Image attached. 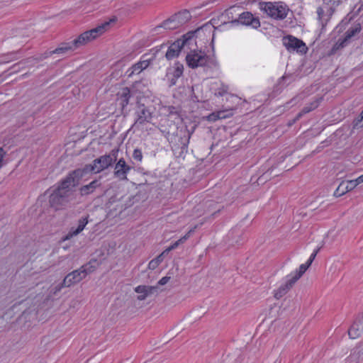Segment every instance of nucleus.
<instances>
[{"instance_id":"1","label":"nucleus","mask_w":363,"mask_h":363,"mask_svg":"<svg viewBox=\"0 0 363 363\" xmlns=\"http://www.w3.org/2000/svg\"><path fill=\"white\" fill-rule=\"evenodd\" d=\"M79 174V171L74 169L58 183L49 197V203L52 208L56 210L62 208L73 199L74 188L82 178Z\"/></svg>"},{"instance_id":"2","label":"nucleus","mask_w":363,"mask_h":363,"mask_svg":"<svg viewBox=\"0 0 363 363\" xmlns=\"http://www.w3.org/2000/svg\"><path fill=\"white\" fill-rule=\"evenodd\" d=\"M118 152V148H113L108 154L99 157L94 160L91 164H87L82 168H78L76 171L80 172L82 177L89 172L100 173L113 164L117 160Z\"/></svg>"},{"instance_id":"3","label":"nucleus","mask_w":363,"mask_h":363,"mask_svg":"<svg viewBox=\"0 0 363 363\" xmlns=\"http://www.w3.org/2000/svg\"><path fill=\"white\" fill-rule=\"evenodd\" d=\"M259 8L264 12L268 16L275 20L284 19L289 11L288 6L284 2H266L260 1Z\"/></svg>"},{"instance_id":"4","label":"nucleus","mask_w":363,"mask_h":363,"mask_svg":"<svg viewBox=\"0 0 363 363\" xmlns=\"http://www.w3.org/2000/svg\"><path fill=\"white\" fill-rule=\"evenodd\" d=\"M322 2V5L317 8L318 21L321 26V30H324L328 23L331 19L335 8L344 0H318Z\"/></svg>"},{"instance_id":"5","label":"nucleus","mask_w":363,"mask_h":363,"mask_svg":"<svg viewBox=\"0 0 363 363\" xmlns=\"http://www.w3.org/2000/svg\"><path fill=\"white\" fill-rule=\"evenodd\" d=\"M135 119L132 128L141 129L145 124L150 123L153 118V112L150 108L141 103L140 99L136 98Z\"/></svg>"},{"instance_id":"6","label":"nucleus","mask_w":363,"mask_h":363,"mask_svg":"<svg viewBox=\"0 0 363 363\" xmlns=\"http://www.w3.org/2000/svg\"><path fill=\"white\" fill-rule=\"evenodd\" d=\"M191 18V15L188 10H182L164 21L161 25L157 26L155 29L163 28L167 30L177 29L186 24Z\"/></svg>"},{"instance_id":"7","label":"nucleus","mask_w":363,"mask_h":363,"mask_svg":"<svg viewBox=\"0 0 363 363\" xmlns=\"http://www.w3.org/2000/svg\"><path fill=\"white\" fill-rule=\"evenodd\" d=\"M109 25V22H105L95 28L84 32L77 38L71 41L73 47L74 49L79 48L86 44L88 42L95 39L98 35L104 33L106 27H108Z\"/></svg>"},{"instance_id":"8","label":"nucleus","mask_w":363,"mask_h":363,"mask_svg":"<svg viewBox=\"0 0 363 363\" xmlns=\"http://www.w3.org/2000/svg\"><path fill=\"white\" fill-rule=\"evenodd\" d=\"M117 101L121 108V112L124 116L129 113L130 109L128 108V105H132L135 103L136 98L140 99L138 96L135 95V93L130 90L128 87H123L116 94Z\"/></svg>"},{"instance_id":"9","label":"nucleus","mask_w":363,"mask_h":363,"mask_svg":"<svg viewBox=\"0 0 363 363\" xmlns=\"http://www.w3.org/2000/svg\"><path fill=\"white\" fill-rule=\"evenodd\" d=\"M209 56L205 53H198L196 50L189 52L186 56L187 65L191 69L199 67H206L210 60Z\"/></svg>"},{"instance_id":"10","label":"nucleus","mask_w":363,"mask_h":363,"mask_svg":"<svg viewBox=\"0 0 363 363\" xmlns=\"http://www.w3.org/2000/svg\"><path fill=\"white\" fill-rule=\"evenodd\" d=\"M283 44L289 52H297L301 54H306L308 51V47L306 44L297 38L288 35L283 38Z\"/></svg>"},{"instance_id":"11","label":"nucleus","mask_w":363,"mask_h":363,"mask_svg":"<svg viewBox=\"0 0 363 363\" xmlns=\"http://www.w3.org/2000/svg\"><path fill=\"white\" fill-rule=\"evenodd\" d=\"M201 28H199L194 30H191L182 36V38L178 39L179 44L181 45L183 50L186 48L190 50V52L196 50V38L198 34L201 31Z\"/></svg>"},{"instance_id":"12","label":"nucleus","mask_w":363,"mask_h":363,"mask_svg":"<svg viewBox=\"0 0 363 363\" xmlns=\"http://www.w3.org/2000/svg\"><path fill=\"white\" fill-rule=\"evenodd\" d=\"M233 24L240 23L242 25L250 26L254 28H257L260 26V21L258 18L254 17L252 13L249 11H245L239 15L238 19L231 21Z\"/></svg>"},{"instance_id":"13","label":"nucleus","mask_w":363,"mask_h":363,"mask_svg":"<svg viewBox=\"0 0 363 363\" xmlns=\"http://www.w3.org/2000/svg\"><path fill=\"white\" fill-rule=\"evenodd\" d=\"M361 30L362 27L360 23H357L349 28L348 30L345 33L344 38L342 39L339 38L338 41L333 47L332 50L333 51L340 48H344L347 45L348 40L359 33Z\"/></svg>"},{"instance_id":"14","label":"nucleus","mask_w":363,"mask_h":363,"mask_svg":"<svg viewBox=\"0 0 363 363\" xmlns=\"http://www.w3.org/2000/svg\"><path fill=\"white\" fill-rule=\"evenodd\" d=\"M190 137L191 133L186 128L179 130L175 135L174 139L177 140V138H178L179 141V143L174 145L175 150H177V148L180 149V154L187 152Z\"/></svg>"},{"instance_id":"15","label":"nucleus","mask_w":363,"mask_h":363,"mask_svg":"<svg viewBox=\"0 0 363 363\" xmlns=\"http://www.w3.org/2000/svg\"><path fill=\"white\" fill-rule=\"evenodd\" d=\"M130 169L131 167L126 163L124 158H120L115 164L113 174L120 180H126Z\"/></svg>"},{"instance_id":"16","label":"nucleus","mask_w":363,"mask_h":363,"mask_svg":"<svg viewBox=\"0 0 363 363\" xmlns=\"http://www.w3.org/2000/svg\"><path fill=\"white\" fill-rule=\"evenodd\" d=\"M84 277V273L82 271L81 267L78 269L74 270L73 272L69 273L64 279V284L66 285L67 287H69L70 286L79 283L82 281Z\"/></svg>"},{"instance_id":"17","label":"nucleus","mask_w":363,"mask_h":363,"mask_svg":"<svg viewBox=\"0 0 363 363\" xmlns=\"http://www.w3.org/2000/svg\"><path fill=\"white\" fill-rule=\"evenodd\" d=\"M88 218L89 216H86L85 217H82L80 219H79L77 228H74V227H72L68 233L66 235H65L62 238V240L63 241H65L79 234L84 229L85 226L88 223Z\"/></svg>"},{"instance_id":"18","label":"nucleus","mask_w":363,"mask_h":363,"mask_svg":"<svg viewBox=\"0 0 363 363\" xmlns=\"http://www.w3.org/2000/svg\"><path fill=\"white\" fill-rule=\"evenodd\" d=\"M289 279L286 281L285 284L281 285L275 291L274 297L277 299L281 298L284 296L294 286L296 281L291 277H287Z\"/></svg>"},{"instance_id":"19","label":"nucleus","mask_w":363,"mask_h":363,"mask_svg":"<svg viewBox=\"0 0 363 363\" xmlns=\"http://www.w3.org/2000/svg\"><path fill=\"white\" fill-rule=\"evenodd\" d=\"M355 187L356 186H354V183L352 180L342 182L335 191L334 196L335 197H340L347 192L352 191Z\"/></svg>"},{"instance_id":"20","label":"nucleus","mask_w":363,"mask_h":363,"mask_svg":"<svg viewBox=\"0 0 363 363\" xmlns=\"http://www.w3.org/2000/svg\"><path fill=\"white\" fill-rule=\"evenodd\" d=\"M182 50L183 48L179 44V41L176 40L169 46L165 57L167 60H172L173 58L178 57Z\"/></svg>"},{"instance_id":"21","label":"nucleus","mask_w":363,"mask_h":363,"mask_svg":"<svg viewBox=\"0 0 363 363\" xmlns=\"http://www.w3.org/2000/svg\"><path fill=\"white\" fill-rule=\"evenodd\" d=\"M101 186L100 179H95L91 182L89 184L82 186L79 189V191L82 196H86L93 193L95 189Z\"/></svg>"},{"instance_id":"22","label":"nucleus","mask_w":363,"mask_h":363,"mask_svg":"<svg viewBox=\"0 0 363 363\" xmlns=\"http://www.w3.org/2000/svg\"><path fill=\"white\" fill-rule=\"evenodd\" d=\"M323 100V97H316L315 98L310 104H306L303 109L299 112V113H301V116L303 115L315 110L317 108Z\"/></svg>"},{"instance_id":"23","label":"nucleus","mask_w":363,"mask_h":363,"mask_svg":"<svg viewBox=\"0 0 363 363\" xmlns=\"http://www.w3.org/2000/svg\"><path fill=\"white\" fill-rule=\"evenodd\" d=\"M363 332V326L360 323H354L348 330L350 338L355 339L359 337Z\"/></svg>"},{"instance_id":"24","label":"nucleus","mask_w":363,"mask_h":363,"mask_svg":"<svg viewBox=\"0 0 363 363\" xmlns=\"http://www.w3.org/2000/svg\"><path fill=\"white\" fill-rule=\"evenodd\" d=\"M352 361L363 362V343L354 347L350 354Z\"/></svg>"},{"instance_id":"25","label":"nucleus","mask_w":363,"mask_h":363,"mask_svg":"<svg viewBox=\"0 0 363 363\" xmlns=\"http://www.w3.org/2000/svg\"><path fill=\"white\" fill-rule=\"evenodd\" d=\"M74 48L72 44V42H64L60 44V45L52 50V52L55 54H65L69 50H74Z\"/></svg>"},{"instance_id":"26","label":"nucleus","mask_w":363,"mask_h":363,"mask_svg":"<svg viewBox=\"0 0 363 363\" xmlns=\"http://www.w3.org/2000/svg\"><path fill=\"white\" fill-rule=\"evenodd\" d=\"M311 265L308 263L302 264L300 265L298 270H296L294 274H291L289 277H291L296 282L303 276V274L306 272L308 268Z\"/></svg>"},{"instance_id":"27","label":"nucleus","mask_w":363,"mask_h":363,"mask_svg":"<svg viewBox=\"0 0 363 363\" xmlns=\"http://www.w3.org/2000/svg\"><path fill=\"white\" fill-rule=\"evenodd\" d=\"M135 292H146L147 297L157 291V286L140 285L135 288Z\"/></svg>"},{"instance_id":"28","label":"nucleus","mask_w":363,"mask_h":363,"mask_svg":"<svg viewBox=\"0 0 363 363\" xmlns=\"http://www.w3.org/2000/svg\"><path fill=\"white\" fill-rule=\"evenodd\" d=\"M193 232L192 230H190L186 235L179 239L177 241L171 244L169 247L167 248V251H172L179 247L180 244L184 243L190 236V234Z\"/></svg>"},{"instance_id":"29","label":"nucleus","mask_w":363,"mask_h":363,"mask_svg":"<svg viewBox=\"0 0 363 363\" xmlns=\"http://www.w3.org/2000/svg\"><path fill=\"white\" fill-rule=\"evenodd\" d=\"M142 68L140 66L139 62L134 64L125 72V76L128 78L133 77L134 74H138L142 72Z\"/></svg>"},{"instance_id":"30","label":"nucleus","mask_w":363,"mask_h":363,"mask_svg":"<svg viewBox=\"0 0 363 363\" xmlns=\"http://www.w3.org/2000/svg\"><path fill=\"white\" fill-rule=\"evenodd\" d=\"M184 71V66L182 63L177 62L174 64V69L173 72V77L176 79H179L182 74Z\"/></svg>"},{"instance_id":"31","label":"nucleus","mask_w":363,"mask_h":363,"mask_svg":"<svg viewBox=\"0 0 363 363\" xmlns=\"http://www.w3.org/2000/svg\"><path fill=\"white\" fill-rule=\"evenodd\" d=\"M93 262L96 263V261H91L89 263L84 264L81 267L82 271H83V272L84 273V277H86L87 274L93 272L95 270V267L92 265Z\"/></svg>"},{"instance_id":"32","label":"nucleus","mask_w":363,"mask_h":363,"mask_svg":"<svg viewBox=\"0 0 363 363\" xmlns=\"http://www.w3.org/2000/svg\"><path fill=\"white\" fill-rule=\"evenodd\" d=\"M164 108L168 112L169 115H176L180 117V112H181V108L180 107H176L173 106H168L164 107Z\"/></svg>"},{"instance_id":"33","label":"nucleus","mask_w":363,"mask_h":363,"mask_svg":"<svg viewBox=\"0 0 363 363\" xmlns=\"http://www.w3.org/2000/svg\"><path fill=\"white\" fill-rule=\"evenodd\" d=\"M228 92V86L222 84L220 87L216 89L215 95L217 96H223Z\"/></svg>"},{"instance_id":"34","label":"nucleus","mask_w":363,"mask_h":363,"mask_svg":"<svg viewBox=\"0 0 363 363\" xmlns=\"http://www.w3.org/2000/svg\"><path fill=\"white\" fill-rule=\"evenodd\" d=\"M143 153H142V151L139 148H135L134 150H133V158L134 160L137 161V162H142L143 160Z\"/></svg>"},{"instance_id":"35","label":"nucleus","mask_w":363,"mask_h":363,"mask_svg":"<svg viewBox=\"0 0 363 363\" xmlns=\"http://www.w3.org/2000/svg\"><path fill=\"white\" fill-rule=\"evenodd\" d=\"M217 118H219V119H224L229 118L230 116H232V113L229 111H218Z\"/></svg>"},{"instance_id":"36","label":"nucleus","mask_w":363,"mask_h":363,"mask_svg":"<svg viewBox=\"0 0 363 363\" xmlns=\"http://www.w3.org/2000/svg\"><path fill=\"white\" fill-rule=\"evenodd\" d=\"M53 54H55V52H52V51H46L44 53L41 54L38 57V60L39 61H42L49 57H50L51 55H52Z\"/></svg>"},{"instance_id":"37","label":"nucleus","mask_w":363,"mask_h":363,"mask_svg":"<svg viewBox=\"0 0 363 363\" xmlns=\"http://www.w3.org/2000/svg\"><path fill=\"white\" fill-rule=\"evenodd\" d=\"M363 120V111L361 112L360 115L358 118H355L353 121V128H355L358 126V125Z\"/></svg>"},{"instance_id":"38","label":"nucleus","mask_w":363,"mask_h":363,"mask_svg":"<svg viewBox=\"0 0 363 363\" xmlns=\"http://www.w3.org/2000/svg\"><path fill=\"white\" fill-rule=\"evenodd\" d=\"M301 117H302V116H301V113H298L294 118H293V119H291V120H289V121H288V123H287V125H288L289 127L292 126V125H293L294 124H295V123H296V122H297V121H298Z\"/></svg>"},{"instance_id":"39","label":"nucleus","mask_w":363,"mask_h":363,"mask_svg":"<svg viewBox=\"0 0 363 363\" xmlns=\"http://www.w3.org/2000/svg\"><path fill=\"white\" fill-rule=\"evenodd\" d=\"M140 64L142 70L146 69L150 64V61L149 60H143L138 62Z\"/></svg>"},{"instance_id":"40","label":"nucleus","mask_w":363,"mask_h":363,"mask_svg":"<svg viewBox=\"0 0 363 363\" xmlns=\"http://www.w3.org/2000/svg\"><path fill=\"white\" fill-rule=\"evenodd\" d=\"M63 287H67L65 284H64V280L62 281V283L56 285L53 289L52 290L54 291H53V294H56L57 292H59Z\"/></svg>"},{"instance_id":"41","label":"nucleus","mask_w":363,"mask_h":363,"mask_svg":"<svg viewBox=\"0 0 363 363\" xmlns=\"http://www.w3.org/2000/svg\"><path fill=\"white\" fill-rule=\"evenodd\" d=\"M318 251H319V248L315 250L314 252L311 255L308 260L306 262L307 263H308V264L311 265L312 264V262H313L314 259L315 258Z\"/></svg>"},{"instance_id":"42","label":"nucleus","mask_w":363,"mask_h":363,"mask_svg":"<svg viewBox=\"0 0 363 363\" xmlns=\"http://www.w3.org/2000/svg\"><path fill=\"white\" fill-rule=\"evenodd\" d=\"M160 264L155 260L152 259L148 264V268L151 270L155 269Z\"/></svg>"},{"instance_id":"43","label":"nucleus","mask_w":363,"mask_h":363,"mask_svg":"<svg viewBox=\"0 0 363 363\" xmlns=\"http://www.w3.org/2000/svg\"><path fill=\"white\" fill-rule=\"evenodd\" d=\"M217 116H218V111L211 113L208 116L207 118L210 121H216L219 119V118H217Z\"/></svg>"},{"instance_id":"44","label":"nucleus","mask_w":363,"mask_h":363,"mask_svg":"<svg viewBox=\"0 0 363 363\" xmlns=\"http://www.w3.org/2000/svg\"><path fill=\"white\" fill-rule=\"evenodd\" d=\"M170 279V277H167V276H165V277H163L161 279H160V281H158V285H161V286H163L164 284H166Z\"/></svg>"},{"instance_id":"45","label":"nucleus","mask_w":363,"mask_h":363,"mask_svg":"<svg viewBox=\"0 0 363 363\" xmlns=\"http://www.w3.org/2000/svg\"><path fill=\"white\" fill-rule=\"evenodd\" d=\"M354 183V186H357L358 184L363 182V174L357 177L356 179L352 180Z\"/></svg>"},{"instance_id":"46","label":"nucleus","mask_w":363,"mask_h":363,"mask_svg":"<svg viewBox=\"0 0 363 363\" xmlns=\"http://www.w3.org/2000/svg\"><path fill=\"white\" fill-rule=\"evenodd\" d=\"M137 293L140 294V295H138L137 297L138 300L144 301L147 298L146 292H137Z\"/></svg>"},{"instance_id":"47","label":"nucleus","mask_w":363,"mask_h":363,"mask_svg":"<svg viewBox=\"0 0 363 363\" xmlns=\"http://www.w3.org/2000/svg\"><path fill=\"white\" fill-rule=\"evenodd\" d=\"M6 152L4 150L3 147H0V161H2L4 156L5 155Z\"/></svg>"},{"instance_id":"48","label":"nucleus","mask_w":363,"mask_h":363,"mask_svg":"<svg viewBox=\"0 0 363 363\" xmlns=\"http://www.w3.org/2000/svg\"><path fill=\"white\" fill-rule=\"evenodd\" d=\"M155 260L160 264L163 261V258L162 257V255H159L156 258H155Z\"/></svg>"},{"instance_id":"49","label":"nucleus","mask_w":363,"mask_h":363,"mask_svg":"<svg viewBox=\"0 0 363 363\" xmlns=\"http://www.w3.org/2000/svg\"><path fill=\"white\" fill-rule=\"evenodd\" d=\"M232 9H233V8H230V9H227V10L225 11V14L228 16V18H230V14H231V15L233 14V13H232V11H231Z\"/></svg>"},{"instance_id":"50","label":"nucleus","mask_w":363,"mask_h":363,"mask_svg":"<svg viewBox=\"0 0 363 363\" xmlns=\"http://www.w3.org/2000/svg\"><path fill=\"white\" fill-rule=\"evenodd\" d=\"M178 79H176L173 77V78L171 79V84L174 85L176 84V82Z\"/></svg>"},{"instance_id":"51","label":"nucleus","mask_w":363,"mask_h":363,"mask_svg":"<svg viewBox=\"0 0 363 363\" xmlns=\"http://www.w3.org/2000/svg\"><path fill=\"white\" fill-rule=\"evenodd\" d=\"M169 252H170V251H167V249H166V250H164L162 252H163V254L167 255V254H168Z\"/></svg>"},{"instance_id":"52","label":"nucleus","mask_w":363,"mask_h":363,"mask_svg":"<svg viewBox=\"0 0 363 363\" xmlns=\"http://www.w3.org/2000/svg\"><path fill=\"white\" fill-rule=\"evenodd\" d=\"M160 255H162V257L163 258L164 257V254H163V252H162Z\"/></svg>"},{"instance_id":"53","label":"nucleus","mask_w":363,"mask_h":363,"mask_svg":"<svg viewBox=\"0 0 363 363\" xmlns=\"http://www.w3.org/2000/svg\"><path fill=\"white\" fill-rule=\"evenodd\" d=\"M218 212H219V210L217 212H214V213H213V216H215V214H216Z\"/></svg>"},{"instance_id":"54","label":"nucleus","mask_w":363,"mask_h":363,"mask_svg":"<svg viewBox=\"0 0 363 363\" xmlns=\"http://www.w3.org/2000/svg\"><path fill=\"white\" fill-rule=\"evenodd\" d=\"M218 212H219V210L217 212H214V213H213V216H215V214H216Z\"/></svg>"},{"instance_id":"55","label":"nucleus","mask_w":363,"mask_h":363,"mask_svg":"<svg viewBox=\"0 0 363 363\" xmlns=\"http://www.w3.org/2000/svg\"><path fill=\"white\" fill-rule=\"evenodd\" d=\"M1 162L2 161H0V168L1 167Z\"/></svg>"}]
</instances>
